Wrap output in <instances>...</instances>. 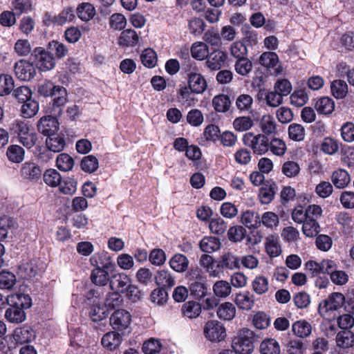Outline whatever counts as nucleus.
<instances>
[{
    "label": "nucleus",
    "instance_id": "nucleus-1",
    "mask_svg": "<svg viewBox=\"0 0 354 354\" xmlns=\"http://www.w3.org/2000/svg\"><path fill=\"white\" fill-rule=\"evenodd\" d=\"M254 337L252 330L243 328L232 340L233 350L239 354H250L254 350Z\"/></svg>",
    "mask_w": 354,
    "mask_h": 354
},
{
    "label": "nucleus",
    "instance_id": "nucleus-2",
    "mask_svg": "<svg viewBox=\"0 0 354 354\" xmlns=\"http://www.w3.org/2000/svg\"><path fill=\"white\" fill-rule=\"evenodd\" d=\"M243 145L257 155H263L268 151V138L263 133H246L243 136Z\"/></svg>",
    "mask_w": 354,
    "mask_h": 354
},
{
    "label": "nucleus",
    "instance_id": "nucleus-3",
    "mask_svg": "<svg viewBox=\"0 0 354 354\" xmlns=\"http://www.w3.org/2000/svg\"><path fill=\"white\" fill-rule=\"evenodd\" d=\"M109 321L110 325L114 330L122 335L129 332L131 316L127 310L119 309L114 311L111 315Z\"/></svg>",
    "mask_w": 354,
    "mask_h": 354
},
{
    "label": "nucleus",
    "instance_id": "nucleus-4",
    "mask_svg": "<svg viewBox=\"0 0 354 354\" xmlns=\"http://www.w3.org/2000/svg\"><path fill=\"white\" fill-rule=\"evenodd\" d=\"M203 332L205 337L211 342H221L226 336L225 327L217 320H210L206 322Z\"/></svg>",
    "mask_w": 354,
    "mask_h": 354
},
{
    "label": "nucleus",
    "instance_id": "nucleus-5",
    "mask_svg": "<svg viewBox=\"0 0 354 354\" xmlns=\"http://www.w3.org/2000/svg\"><path fill=\"white\" fill-rule=\"evenodd\" d=\"M344 302V295L339 292H334L319 304L318 308L319 313L321 316L326 317L329 312L336 310L341 308Z\"/></svg>",
    "mask_w": 354,
    "mask_h": 354
},
{
    "label": "nucleus",
    "instance_id": "nucleus-6",
    "mask_svg": "<svg viewBox=\"0 0 354 354\" xmlns=\"http://www.w3.org/2000/svg\"><path fill=\"white\" fill-rule=\"evenodd\" d=\"M33 55L36 65L40 71H48L55 67V62L53 56L44 48H36L33 51Z\"/></svg>",
    "mask_w": 354,
    "mask_h": 354
},
{
    "label": "nucleus",
    "instance_id": "nucleus-7",
    "mask_svg": "<svg viewBox=\"0 0 354 354\" xmlns=\"http://www.w3.org/2000/svg\"><path fill=\"white\" fill-rule=\"evenodd\" d=\"M14 70L16 77L21 81H29L36 74L33 64L24 59L16 62Z\"/></svg>",
    "mask_w": 354,
    "mask_h": 354
},
{
    "label": "nucleus",
    "instance_id": "nucleus-8",
    "mask_svg": "<svg viewBox=\"0 0 354 354\" xmlns=\"http://www.w3.org/2000/svg\"><path fill=\"white\" fill-rule=\"evenodd\" d=\"M216 267L221 270H235L240 268V259L234 252H224L217 261Z\"/></svg>",
    "mask_w": 354,
    "mask_h": 354
},
{
    "label": "nucleus",
    "instance_id": "nucleus-9",
    "mask_svg": "<svg viewBox=\"0 0 354 354\" xmlns=\"http://www.w3.org/2000/svg\"><path fill=\"white\" fill-rule=\"evenodd\" d=\"M90 263L95 268L111 270L115 266L111 257L105 251L95 252L90 258Z\"/></svg>",
    "mask_w": 354,
    "mask_h": 354
},
{
    "label": "nucleus",
    "instance_id": "nucleus-10",
    "mask_svg": "<svg viewBox=\"0 0 354 354\" xmlns=\"http://www.w3.org/2000/svg\"><path fill=\"white\" fill-rule=\"evenodd\" d=\"M56 116L47 115L42 117L37 123V129L42 134L49 137L58 129V122Z\"/></svg>",
    "mask_w": 354,
    "mask_h": 354
},
{
    "label": "nucleus",
    "instance_id": "nucleus-11",
    "mask_svg": "<svg viewBox=\"0 0 354 354\" xmlns=\"http://www.w3.org/2000/svg\"><path fill=\"white\" fill-rule=\"evenodd\" d=\"M226 54L221 50H215L209 53L206 58V66L212 71H218L221 68L226 61Z\"/></svg>",
    "mask_w": 354,
    "mask_h": 354
},
{
    "label": "nucleus",
    "instance_id": "nucleus-12",
    "mask_svg": "<svg viewBox=\"0 0 354 354\" xmlns=\"http://www.w3.org/2000/svg\"><path fill=\"white\" fill-rule=\"evenodd\" d=\"M57 91L53 94L52 114L55 116L59 115L62 112V107L67 102V91L63 87L57 88Z\"/></svg>",
    "mask_w": 354,
    "mask_h": 354
},
{
    "label": "nucleus",
    "instance_id": "nucleus-13",
    "mask_svg": "<svg viewBox=\"0 0 354 354\" xmlns=\"http://www.w3.org/2000/svg\"><path fill=\"white\" fill-rule=\"evenodd\" d=\"M234 302L239 309L251 310L254 305V295L248 290H244L236 294Z\"/></svg>",
    "mask_w": 354,
    "mask_h": 354
},
{
    "label": "nucleus",
    "instance_id": "nucleus-14",
    "mask_svg": "<svg viewBox=\"0 0 354 354\" xmlns=\"http://www.w3.org/2000/svg\"><path fill=\"white\" fill-rule=\"evenodd\" d=\"M188 86L192 93L201 94L204 93L207 87L205 78L200 73L192 74L187 78Z\"/></svg>",
    "mask_w": 354,
    "mask_h": 354
},
{
    "label": "nucleus",
    "instance_id": "nucleus-15",
    "mask_svg": "<svg viewBox=\"0 0 354 354\" xmlns=\"http://www.w3.org/2000/svg\"><path fill=\"white\" fill-rule=\"evenodd\" d=\"M6 303L14 307H17L21 309L28 308L31 306V298L28 295L25 294H12L6 298Z\"/></svg>",
    "mask_w": 354,
    "mask_h": 354
},
{
    "label": "nucleus",
    "instance_id": "nucleus-16",
    "mask_svg": "<svg viewBox=\"0 0 354 354\" xmlns=\"http://www.w3.org/2000/svg\"><path fill=\"white\" fill-rule=\"evenodd\" d=\"M20 174L24 179L34 180L40 178L41 170L35 163L26 162L22 165Z\"/></svg>",
    "mask_w": 354,
    "mask_h": 354
},
{
    "label": "nucleus",
    "instance_id": "nucleus-17",
    "mask_svg": "<svg viewBox=\"0 0 354 354\" xmlns=\"http://www.w3.org/2000/svg\"><path fill=\"white\" fill-rule=\"evenodd\" d=\"M19 274L24 279H30L39 273L35 260L24 259L19 266Z\"/></svg>",
    "mask_w": 354,
    "mask_h": 354
},
{
    "label": "nucleus",
    "instance_id": "nucleus-18",
    "mask_svg": "<svg viewBox=\"0 0 354 354\" xmlns=\"http://www.w3.org/2000/svg\"><path fill=\"white\" fill-rule=\"evenodd\" d=\"M130 283V278L124 273L113 274L110 280L111 288L116 292H124Z\"/></svg>",
    "mask_w": 354,
    "mask_h": 354
},
{
    "label": "nucleus",
    "instance_id": "nucleus-19",
    "mask_svg": "<svg viewBox=\"0 0 354 354\" xmlns=\"http://www.w3.org/2000/svg\"><path fill=\"white\" fill-rule=\"evenodd\" d=\"M122 335L121 333L115 330L108 332L102 338V345L107 349L113 351L121 344Z\"/></svg>",
    "mask_w": 354,
    "mask_h": 354
},
{
    "label": "nucleus",
    "instance_id": "nucleus-20",
    "mask_svg": "<svg viewBox=\"0 0 354 354\" xmlns=\"http://www.w3.org/2000/svg\"><path fill=\"white\" fill-rule=\"evenodd\" d=\"M15 341L19 344H24L35 338V332L29 326L17 328L12 334Z\"/></svg>",
    "mask_w": 354,
    "mask_h": 354
},
{
    "label": "nucleus",
    "instance_id": "nucleus-21",
    "mask_svg": "<svg viewBox=\"0 0 354 354\" xmlns=\"http://www.w3.org/2000/svg\"><path fill=\"white\" fill-rule=\"evenodd\" d=\"M331 181L336 188L344 189L351 182L350 175L345 169H339L332 174Z\"/></svg>",
    "mask_w": 354,
    "mask_h": 354
},
{
    "label": "nucleus",
    "instance_id": "nucleus-22",
    "mask_svg": "<svg viewBox=\"0 0 354 354\" xmlns=\"http://www.w3.org/2000/svg\"><path fill=\"white\" fill-rule=\"evenodd\" d=\"M265 247L266 252L271 257H278L281 252L279 237L276 234H270L266 238Z\"/></svg>",
    "mask_w": 354,
    "mask_h": 354
},
{
    "label": "nucleus",
    "instance_id": "nucleus-23",
    "mask_svg": "<svg viewBox=\"0 0 354 354\" xmlns=\"http://www.w3.org/2000/svg\"><path fill=\"white\" fill-rule=\"evenodd\" d=\"M138 41L139 36L135 30L126 29L121 32L118 43L121 46L129 47L136 46Z\"/></svg>",
    "mask_w": 354,
    "mask_h": 354
},
{
    "label": "nucleus",
    "instance_id": "nucleus-24",
    "mask_svg": "<svg viewBox=\"0 0 354 354\" xmlns=\"http://www.w3.org/2000/svg\"><path fill=\"white\" fill-rule=\"evenodd\" d=\"M252 290L258 295L266 294L269 290V280L264 275L256 276L251 282Z\"/></svg>",
    "mask_w": 354,
    "mask_h": 354
},
{
    "label": "nucleus",
    "instance_id": "nucleus-25",
    "mask_svg": "<svg viewBox=\"0 0 354 354\" xmlns=\"http://www.w3.org/2000/svg\"><path fill=\"white\" fill-rule=\"evenodd\" d=\"M292 330L297 337L306 338L311 334L312 326L305 319H301L293 323Z\"/></svg>",
    "mask_w": 354,
    "mask_h": 354
},
{
    "label": "nucleus",
    "instance_id": "nucleus-26",
    "mask_svg": "<svg viewBox=\"0 0 354 354\" xmlns=\"http://www.w3.org/2000/svg\"><path fill=\"white\" fill-rule=\"evenodd\" d=\"M201 309V305L198 302L189 301L182 306L181 312L184 317L194 319L200 315Z\"/></svg>",
    "mask_w": 354,
    "mask_h": 354
},
{
    "label": "nucleus",
    "instance_id": "nucleus-27",
    "mask_svg": "<svg viewBox=\"0 0 354 354\" xmlns=\"http://www.w3.org/2000/svg\"><path fill=\"white\" fill-rule=\"evenodd\" d=\"M221 241L214 236H205L199 243L201 250L205 253H212L221 248Z\"/></svg>",
    "mask_w": 354,
    "mask_h": 354
},
{
    "label": "nucleus",
    "instance_id": "nucleus-28",
    "mask_svg": "<svg viewBox=\"0 0 354 354\" xmlns=\"http://www.w3.org/2000/svg\"><path fill=\"white\" fill-rule=\"evenodd\" d=\"M236 308L230 302H224L217 308V315L219 319L225 321L232 320L236 315Z\"/></svg>",
    "mask_w": 354,
    "mask_h": 354
},
{
    "label": "nucleus",
    "instance_id": "nucleus-29",
    "mask_svg": "<svg viewBox=\"0 0 354 354\" xmlns=\"http://www.w3.org/2000/svg\"><path fill=\"white\" fill-rule=\"evenodd\" d=\"M261 354H280L279 342L273 338H267L261 342L259 346Z\"/></svg>",
    "mask_w": 354,
    "mask_h": 354
},
{
    "label": "nucleus",
    "instance_id": "nucleus-30",
    "mask_svg": "<svg viewBox=\"0 0 354 354\" xmlns=\"http://www.w3.org/2000/svg\"><path fill=\"white\" fill-rule=\"evenodd\" d=\"M190 53L192 57L198 61L206 59L209 54V48L207 44L202 41H196L192 44Z\"/></svg>",
    "mask_w": 354,
    "mask_h": 354
},
{
    "label": "nucleus",
    "instance_id": "nucleus-31",
    "mask_svg": "<svg viewBox=\"0 0 354 354\" xmlns=\"http://www.w3.org/2000/svg\"><path fill=\"white\" fill-rule=\"evenodd\" d=\"M335 340L337 346L342 348H350L354 344V334L348 330H344L337 333Z\"/></svg>",
    "mask_w": 354,
    "mask_h": 354
},
{
    "label": "nucleus",
    "instance_id": "nucleus-32",
    "mask_svg": "<svg viewBox=\"0 0 354 354\" xmlns=\"http://www.w3.org/2000/svg\"><path fill=\"white\" fill-rule=\"evenodd\" d=\"M46 144L49 151L57 153L64 149L65 140L62 136L54 133L47 137Z\"/></svg>",
    "mask_w": 354,
    "mask_h": 354
},
{
    "label": "nucleus",
    "instance_id": "nucleus-33",
    "mask_svg": "<svg viewBox=\"0 0 354 354\" xmlns=\"http://www.w3.org/2000/svg\"><path fill=\"white\" fill-rule=\"evenodd\" d=\"M241 223L248 228H257L260 226V216L254 211L247 210L241 214Z\"/></svg>",
    "mask_w": 354,
    "mask_h": 354
},
{
    "label": "nucleus",
    "instance_id": "nucleus-34",
    "mask_svg": "<svg viewBox=\"0 0 354 354\" xmlns=\"http://www.w3.org/2000/svg\"><path fill=\"white\" fill-rule=\"evenodd\" d=\"M109 269L95 268L91 274V281L96 286H104L110 282Z\"/></svg>",
    "mask_w": 354,
    "mask_h": 354
},
{
    "label": "nucleus",
    "instance_id": "nucleus-35",
    "mask_svg": "<svg viewBox=\"0 0 354 354\" xmlns=\"http://www.w3.org/2000/svg\"><path fill=\"white\" fill-rule=\"evenodd\" d=\"M170 267L178 272H183L187 270L189 266V260L181 254H175L169 261Z\"/></svg>",
    "mask_w": 354,
    "mask_h": 354
},
{
    "label": "nucleus",
    "instance_id": "nucleus-36",
    "mask_svg": "<svg viewBox=\"0 0 354 354\" xmlns=\"http://www.w3.org/2000/svg\"><path fill=\"white\" fill-rule=\"evenodd\" d=\"M288 137L291 140L295 142L303 141L306 136V130L303 125L297 123H292L288 128Z\"/></svg>",
    "mask_w": 354,
    "mask_h": 354
},
{
    "label": "nucleus",
    "instance_id": "nucleus-37",
    "mask_svg": "<svg viewBox=\"0 0 354 354\" xmlns=\"http://www.w3.org/2000/svg\"><path fill=\"white\" fill-rule=\"evenodd\" d=\"M212 104L217 112H226L230 109L231 101L227 95L220 94L214 97Z\"/></svg>",
    "mask_w": 354,
    "mask_h": 354
},
{
    "label": "nucleus",
    "instance_id": "nucleus-38",
    "mask_svg": "<svg viewBox=\"0 0 354 354\" xmlns=\"http://www.w3.org/2000/svg\"><path fill=\"white\" fill-rule=\"evenodd\" d=\"M302 224V232L307 237H315L320 231L319 225L315 219L307 218Z\"/></svg>",
    "mask_w": 354,
    "mask_h": 354
},
{
    "label": "nucleus",
    "instance_id": "nucleus-39",
    "mask_svg": "<svg viewBox=\"0 0 354 354\" xmlns=\"http://www.w3.org/2000/svg\"><path fill=\"white\" fill-rule=\"evenodd\" d=\"M332 95L337 99H343L348 93V86L345 81L336 80L330 85Z\"/></svg>",
    "mask_w": 354,
    "mask_h": 354
},
{
    "label": "nucleus",
    "instance_id": "nucleus-40",
    "mask_svg": "<svg viewBox=\"0 0 354 354\" xmlns=\"http://www.w3.org/2000/svg\"><path fill=\"white\" fill-rule=\"evenodd\" d=\"M213 292L218 297L226 298L231 294V284L225 280L217 281L213 286Z\"/></svg>",
    "mask_w": 354,
    "mask_h": 354
},
{
    "label": "nucleus",
    "instance_id": "nucleus-41",
    "mask_svg": "<svg viewBox=\"0 0 354 354\" xmlns=\"http://www.w3.org/2000/svg\"><path fill=\"white\" fill-rule=\"evenodd\" d=\"M156 282L157 285L164 288H171L174 286L175 280L172 277L171 272L168 270H160L156 276Z\"/></svg>",
    "mask_w": 354,
    "mask_h": 354
},
{
    "label": "nucleus",
    "instance_id": "nucleus-42",
    "mask_svg": "<svg viewBox=\"0 0 354 354\" xmlns=\"http://www.w3.org/2000/svg\"><path fill=\"white\" fill-rule=\"evenodd\" d=\"M260 127L263 134L271 135L277 132V123L270 115H266L262 117L260 121Z\"/></svg>",
    "mask_w": 354,
    "mask_h": 354
},
{
    "label": "nucleus",
    "instance_id": "nucleus-43",
    "mask_svg": "<svg viewBox=\"0 0 354 354\" xmlns=\"http://www.w3.org/2000/svg\"><path fill=\"white\" fill-rule=\"evenodd\" d=\"M61 179L60 174L55 169H48L43 174L44 183L51 187H57L61 183Z\"/></svg>",
    "mask_w": 354,
    "mask_h": 354
},
{
    "label": "nucleus",
    "instance_id": "nucleus-44",
    "mask_svg": "<svg viewBox=\"0 0 354 354\" xmlns=\"http://www.w3.org/2000/svg\"><path fill=\"white\" fill-rule=\"evenodd\" d=\"M278 62V55L270 51L263 53L259 59V63L267 68H274Z\"/></svg>",
    "mask_w": 354,
    "mask_h": 354
},
{
    "label": "nucleus",
    "instance_id": "nucleus-45",
    "mask_svg": "<svg viewBox=\"0 0 354 354\" xmlns=\"http://www.w3.org/2000/svg\"><path fill=\"white\" fill-rule=\"evenodd\" d=\"M56 166L62 171H69L74 166V160L67 153H61L57 157Z\"/></svg>",
    "mask_w": 354,
    "mask_h": 354
},
{
    "label": "nucleus",
    "instance_id": "nucleus-46",
    "mask_svg": "<svg viewBox=\"0 0 354 354\" xmlns=\"http://www.w3.org/2000/svg\"><path fill=\"white\" fill-rule=\"evenodd\" d=\"M77 14L82 21H89L95 14V10L93 6L89 3H82L77 8Z\"/></svg>",
    "mask_w": 354,
    "mask_h": 354
},
{
    "label": "nucleus",
    "instance_id": "nucleus-47",
    "mask_svg": "<svg viewBox=\"0 0 354 354\" xmlns=\"http://www.w3.org/2000/svg\"><path fill=\"white\" fill-rule=\"evenodd\" d=\"M335 104L332 99L328 97L319 98L316 104L315 109L318 113L322 114H329L334 110Z\"/></svg>",
    "mask_w": 354,
    "mask_h": 354
},
{
    "label": "nucleus",
    "instance_id": "nucleus-48",
    "mask_svg": "<svg viewBox=\"0 0 354 354\" xmlns=\"http://www.w3.org/2000/svg\"><path fill=\"white\" fill-rule=\"evenodd\" d=\"M6 319L12 323H20L25 320L24 311L17 307L11 306L7 309L5 313Z\"/></svg>",
    "mask_w": 354,
    "mask_h": 354
},
{
    "label": "nucleus",
    "instance_id": "nucleus-49",
    "mask_svg": "<svg viewBox=\"0 0 354 354\" xmlns=\"http://www.w3.org/2000/svg\"><path fill=\"white\" fill-rule=\"evenodd\" d=\"M263 224L265 227L269 229H274L279 224V218L277 214L272 212H264L260 216V225Z\"/></svg>",
    "mask_w": 354,
    "mask_h": 354
},
{
    "label": "nucleus",
    "instance_id": "nucleus-50",
    "mask_svg": "<svg viewBox=\"0 0 354 354\" xmlns=\"http://www.w3.org/2000/svg\"><path fill=\"white\" fill-rule=\"evenodd\" d=\"M291 104L297 106L301 107L308 100V95L304 88L296 89L290 97Z\"/></svg>",
    "mask_w": 354,
    "mask_h": 354
},
{
    "label": "nucleus",
    "instance_id": "nucleus-51",
    "mask_svg": "<svg viewBox=\"0 0 354 354\" xmlns=\"http://www.w3.org/2000/svg\"><path fill=\"white\" fill-rule=\"evenodd\" d=\"M254 125L252 119L249 116H241L234 119L233 122L234 129L239 132L246 131Z\"/></svg>",
    "mask_w": 354,
    "mask_h": 354
},
{
    "label": "nucleus",
    "instance_id": "nucleus-52",
    "mask_svg": "<svg viewBox=\"0 0 354 354\" xmlns=\"http://www.w3.org/2000/svg\"><path fill=\"white\" fill-rule=\"evenodd\" d=\"M140 60L145 66L153 68L157 62L156 53L152 48H146L140 55Z\"/></svg>",
    "mask_w": 354,
    "mask_h": 354
},
{
    "label": "nucleus",
    "instance_id": "nucleus-53",
    "mask_svg": "<svg viewBox=\"0 0 354 354\" xmlns=\"http://www.w3.org/2000/svg\"><path fill=\"white\" fill-rule=\"evenodd\" d=\"M14 80L9 75H0V96L7 95L14 88Z\"/></svg>",
    "mask_w": 354,
    "mask_h": 354
},
{
    "label": "nucleus",
    "instance_id": "nucleus-54",
    "mask_svg": "<svg viewBox=\"0 0 354 354\" xmlns=\"http://www.w3.org/2000/svg\"><path fill=\"white\" fill-rule=\"evenodd\" d=\"M6 155L13 162H21L24 160V149L19 145H11L8 148Z\"/></svg>",
    "mask_w": 354,
    "mask_h": 354
},
{
    "label": "nucleus",
    "instance_id": "nucleus-55",
    "mask_svg": "<svg viewBox=\"0 0 354 354\" xmlns=\"http://www.w3.org/2000/svg\"><path fill=\"white\" fill-rule=\"evenodd\" d=\"M234 69L239 75L247 76L252 70V64L246 57L237 59L234 64Z\"/></svg>",
    "mask_w": 354,
    "mask_h": 354
},
{
    "label": "nucleus",
    "instance_id": "nucleus-56",
    "mask_svg": "<svg viewBox=\"0 0 354 354\" xmlns=\"http://www.w3.org/2000/svg\"><path fill=\"white\" fill-rule=\"evenodd\" d=\"M99 167L98 160L93 155L84 157L81 161V168L87 173L95 171Z\"/></svg>",
    "mask_w": 354,
    "mask_h": 354
},
{
    "label": "nucleus",
    "instance_id": "nucleus-57",
    "mask_svg": "<svg viewBox=\"0 0 354 354\" xmlns=\"http://www.w3.org/2000/svg\"><path fill=\"white\" fill-rule=\"evenodd\" d=\"M39 110V104L34 100H27L21 106V113L24 118H30L35 115Z\"/></svg>",
    "mask_w": 354,
    "mask_h": 354
},
{
    "label": "nucleus",
    "instance_id": "nucleus-58",
    "mask_svg": "<svg viewBox=\"0 0 354 354\" xmlns=\"http://www.w3.org/2000/svg\"><path fill=\"white\" fill-rule=\"evenodd\" d=\"M74 19V10L71 8H67L58 15L55 16L53 19V21L57 25L62 26L66 22L72 21Z\"/></svg>",
    "mask_w": 354,
    "mask_h": 354
},
{
    "label": "nucleus",
    "instance_id": "nucleus-59",
    "mask_svg": "<svg viewBox=\"0 0 354 354\" xmlns=\"http://www.w3.org/2000/svg\"><path fill=\"white\" fill-rule=\"evenodd\" d=\"M333 185L330 182L324 180L318 183L315 189L316 194L322 198H326L329 197L333 194Z\"/></svg>",
    "mask_w": 354,
    "mask_h": 354
},
{
    "label": "nucleus",
    "instance_id": "nucleus-60",
    "mask_svg": "<svg viewBox=\"0 0 354 354\" xmlns=\"http://www.w3.org/2000/svg\"><path fill=\"white\" fill-rule=\"evenodd\" d=\"M276 156H281L286 151L285 142L279 138H273L270 141L268 140V150Z\"/></svg>",
    "mask_w": 354,
    "mask_h": 354
},
{
    "label": "nucleus",
    "instance_id": "nucleus-61",
    "mask_svg": "<svg viewBox=\"0 0 354 354\" xmlns=\"http://www.w3.org/2000/svg\"><path fill=\"white\" fill-rule=\"evenodd\" d=\"M209 227L213 234L221 235L225 232L227 225L223 218L218 217L210 220Z\"/></svg>",
    "mask_w": 354,
    "mask_h": 354
},
{
    "label": "nucleus",
    "instance_id": "nucleus-62",
    "mask_svg": "<svg viewBox=\"0 0 354 354\" xmlns=\"http://www.w3.org/2000/svg\"><path fill=\"white\" fill-rule=\"evenodd\" d=\"M245 229L241 225L230 227L227 231V236L230 241L240 242L245 235Z\"/></svg>",
    "mask_w": 354,
    "mask_h": 354
},
{
    "label": "nucleus",
    "instance_id": "nucleus-63",
    "mask_svg": "<svg viewBox=\"0 0 354 354\" xmlns=\"http://www.w3.org/2000/svg\"><path fill=\"white\" fill-rule=\"evenodd\" d=\"M281 171L286 176L294 178L299 174L300 167L295 161H286L282 165Z\"/></svg>",
    "mask_w": 354,
    "mask_h": 354
},
{
    "label": "nucleus",
    "instance_id": "nucleus-64",
    "mask_svg": "<svg viewBox=\"0 0 354 354\" xmlns=\"http://www.w3.org/2000/svg\"><path fill=\"white\" fill-rule=\"evenodd\" d=\"M339 149L338 142L331 138H325L321 145V150L326 154L333 155Z\"/></svg>",
    "mask_w": 354,
    "mask_h": 354
}]
</instances>
